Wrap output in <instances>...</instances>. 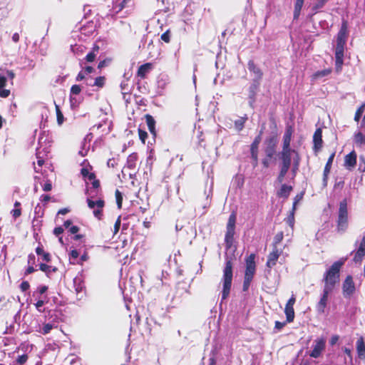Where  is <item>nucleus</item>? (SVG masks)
<instances>
[{
	"mask_svg": "<svg viewBox=\"0 0 365 365\" xmlns=\"http://www.w3.org/2000/svg\"><path fill=\"white\" fill-rule=\"evenodd\" d=\"M153 64L151 63H145L139 66L137 71V76L141 80L146 78L148 73L151 71Z\"/></svg>",
	"mask_w": 365,
	"mask_h": 365,
	"instance_id": "obj_23",
	"label": "nucleus"
},
{
	"mask_svg": "<svg viewBox=\"0 0 365 365\" xmlns=\"http://www.w3.org/2000/svg\"><path fill=\"white\" fill-rule=\"evenodd\" d=\"M70 258H72L73 259H76L79 256V252H78V250H72L71 252H70Z\"/></svg>",
	"mask_w": 365,
	"mask_h": 365,
	"instance_id": "obj_64",
	"label": "nucleus"
},
{
	"mask_svg": "<svg viewBox=\"0 0 365 365\" xmlns=\"http://www.w3.org/2000/svg\"><path fill=\"white\" fill-rule=\"evenodd\" d=\"M356 165V154L355 151H351L344 158V166L347 168H353Z\"/></svg>",
	"mask_w": 365,
	"mask_h": 365,
	"instance_id": "obj_25",
	"label": "nucleus"
},
{
	"mask_svg": "<svg viewBox=\"0 0 365 365\" xmlns=\"http://www.w3.org/2000/svg\"><path fill=\"white\" fill-rule=\"evenodd\" d=\"M356 351L360 359H365V341L362 336H360L356 343Z\"/></svg>",
	"mask_w": 365,
	"mask_h": 365,
	"instance_id": "obj_26",
	"label": "nucleus"
},
{
	"mask_svg": "<svg viewBox=\"0 0 365 365\" xmlns=\"http://www.w3.org/2000/svg\"><path fill=\"white\" fill-rule=\"evenodd\" d=\"M106 77L105 76H98L95 78L93 84H91V86H96L98 88H103L106 84Z\"/></svg>",
	"mask_w": 365,
	"mask_h": 365,
	"instance_id": "obj_38",
	"label": "nucleus"
},
{
	"mask_svg": "<svg viewBox=\"0 0 365 365\" xmlns=\"http://www.w3.org/2000/svg\"><path fill=\"white\" fill-rule=\"evenodd\" d=\"M304 4V0H296L294 10V19H297L300 15L302 8Z\"/></svg>",
	"mask_w": 365,
	"mask_h": 365,
	"instance_id": "obj_32",
	"label": "nucleus"
},
{
	"mask_svg": "<svg viewBox=\"0 0 365 365\" xmlns=\"http://www.w3.org/2000/svg\"><path fill=\"white\" fill-rule=\"evenodd\" d=\"M291 165H287V164H283V163H281L279 164V173H281V175H287V173H288L289 168H290Z\"/></svg>",
	"mask_w": 365,
	"mask_h": 365,
	"instance_id": "obj_48",
	"label": "nucleus"
},
{
	"mask_svg": "<svg viewBox=\"0 0 365 365\" xmlns=\"http://www.w3.org/2000/svg\"><path fill=\"white\" fill-rule=\"evenodd\" d=\"M331 72H332L331 68H326V69H324L322 71H318L312 75V80L315 81V80H317L318 78L327 76L329 75Z\"/></svg>",
	"mask_w": 365,
	"mask_h": 365,
	"instance_id": "obj_31",
	"label": "nucleus"
},
{
	"mask_svg": "<svg viewBox=\"0 0 365 365\" xmlns=\"http://www.w3.org/2000/svg\"><path fill=\"white\" fill-rule=\"evenodd\" d=\"M264 157L262 160V164L264 168H268L270 165L271 161L274 158L277 153V149L274 148H264Z\"/></svg>",
	"mask_w": 365,
	"mask_h": 365,
	"instance_id": "obj_18",
	"label": "nucleus"
},
{
	"mask_svg": "<svg viewBox=\"0 0 365 365\" xmlns=\"http://www.w3.org/2000/svg\"><path fill=\"white\" fill-rule=\"evenodd\" d=\"M296 153H299L294 149L282 150L279 153L280 163L283 164L292 165V154L296 156Z\"/></svg>",
	"mask_w": 365,
	"mask_h": 365,
	"instance_id": "obj_14",
	"label": "nucleus"
},
{
	"mask_svg": "<svg viewBox=\"0 0 365 365\" xmlns=\"http://www.w3.org/2000/svg\"><path fill=\"white\" fill-rule=\"evenodd\" d=\"M295 302L296 297L294 294H292L285 305L284 313L287 317V322L289 323L292 322L294 319V305Z\"/></svg>",
	"mask_w": 365,
	"mask_h": 365,
	"instance_id": "obj_11",
	"label": "nucleus"
},
{
	"mask_svg": "<svg viewBox=\"0 0 365 365\" xmlns=\"http://www.w3.org/2000/svg\"><path fill=\"white\" fill-rule=\"evenodd\" d=\"M130 1L131 0H122L120 2L117 1L113 6V9L116 11V12H119L125 8L128 4Z\"/></svg>",
	"mask_w": 365,
	"mask_h": 365,
	"instance_id": "obj_36",
	"label": "nucleus"
},
{
	"mask_svg": "<svg viewBox=\"0 0 365 365\" xmlns=\"http://www.w3.org/2000/svg\"><path fill=\"white\" fill-rule=\"evenodd\" d=\"M287 323H288L287 321L283 322L276 321L274 323V328L279 331L282 329H283V327L286 325Z\"/></svg>",
	"mask_w": 365,
	"mask_h": 365,
	"instance_id": "obj_56",
	"label": "nucleus"
},
{
	"mask_svg": "<svg viewBox=\"0 0 365 365\" xmlns=\"http://www.w3.org/2000/svg\"><path fill=\"white\" fill-rule=\"evenodd\" d=\"M247 118L246 116L240 117L239 119L236 120L234 123L235 129L237 131H241L244 128L245 123L247 121Z\"/></svg>",
	"mask_w": 365,
	"mask_h": 365,
	"instance_id": "obj_35",
	"label": "nucleus"
},
{
	"mask_svg": "<svg viewBox=\"0 0 365 365\" xmlns=\"http://www.w3.org/2000/svg\"><path fill=\"white\" fill-rule=\"evenodd\" d=\"M160 38L165 43H170V31L168 29L165 32H164L161 35Z\"/></svg>",
	"mask_w": 365,
	"mask_h": 365,
	"instance_id": "obj_49",
	"label": "nucleus"
},
{
	"mask_svg": "<svg viewBox=\"0 0 365 365\" xmlns=\"http://www.w3.org/2000/svg\"><path fill=\"white\" fill-rule=\"evenodd\" d=\"M53 232L56 237H58L63 232V229L62 227H56L54 228Z\"/></svg>",
	"mask_w": 365,
	"mask_h": 365,
	"instance_id": "obj_63",
	"label": "nucleus"
},
{
	"mask_svg": "<svg viewBox=\"0 0 365 365\" xmlns=\"http://www.w3.org/2000/svg\"><path fill=\"white\" fill-rule=\"evenodd\" d=\"M354 142L356 145L361 146V145H365V135L361 132L355 133Z\"/></svg>",
	"mask_w": 365,
	"mask_h": 365,
	"instance_id": "obj_37",
	"label": "nucleus"
},
{
	"mask_svg": "<svg viewBox=\"0 0 365 365\" xmlns=\"http://www.w3.org/2000/svg\"><path fill=\"white\" fill-rule=\"evenodd\" d=\"M7 82V79L5 76L0 74V89L3 88L6 86Z\"/></svg>",
	"mask_w": 365,
	"mask_h": 365,
	"instance_id": "obj_62",
	"label": "nucleus"
},
{
	"mask_svg": "<svg viewBox=\"0 0 365 365\" xmlns=\"http://www.w3.org/2000/svg\"><path fill=\"white\" fill-rule=\"evenodd\" d=\"M233 277V263L232 259H227L223 269L222 301L230 295Z\"/></svg>",
	"mask_w": 365,
	"mask_h": 365,
	"instance_id": "obj_3",
	"label": "nucleus"
},
{
	"mask_svg": "<svg viewBox=\"0 0 365 365\" xmlns=\"http://www.w3.org/2000/svg\"><path fill=\"white\" fill-rule=\"evenodd\" d=\"M313 147L312 150L314 153L317 155L318 153L322 150L323 147V139H322V130L321 128H318L314 133L313 135Z\"/></svg>",
	"mask_w": 365,
	"mask_h": 365,
	"instance_id": "obj_10",
	"label": "nucleus"
},
{
	"mask_svg": "<svg viewBox=\"0 0 365 365\" xmlns=\"http://www.w3.org/2000/svg\"><path fill=\"white\" fill-rule=\"evenodd\" d=\"M96 197H98L97 192L95 195L92 194L91 197H88L86 202L88 207L93 210L94 217L98 220H101L103 217V208L105 207L106 202L102 197H99L98 200H94V199Z\"/></svg>",
	"mask_w": 365,
	"mask_h": 365,
	"instance_id": "obj_7",
	"label": "nucleus"
},
{
	"mask_svg": "<svg viewBox=\"0 0 365 365\" xmlns=\"http://www.w3.org/2000/svg\"><path fill=\"white\" fill-rule=\"evenodd\" d=\"M138 155L136 153L130 154L127 158L126 167L130 170H135L137 165Z\"/></svg>",
	"mask_w": 365,
	"mask_h": 365,
	"instance_id": "obj_27",
	"label": "nucleus"
},
{
	"mask_svg": "<svg viewBox=\"0 0 365 365\" xmlns=\"http://www.w3.org/2000/svg\"><path fill=\"white\" fill-rule=\"evenodd\" d=\"M301 162V157L299 153H296V156H294L292 171L296 173L299 170Z\"/></svg>",
	"mask_w": 365,
	"mask_h": 365,
	"instance_id": "obj_34",
	"label": "nucleus"
},
{
	"mask_svg": "<svg viewBox=\"0 0 365 365\" xmlns=\"http://www.w3.org/2000/svg\"><path fill=\"white\" fill-rule=\"evenodd\" d=\"M144 118L145 119V122L150 133L153 135V138H155L157 135V131L155 129V120L150 114H145Z\"/></svg>",
	"mask_w": 365,
	"mask_h": 365,
	"instance_id": "obj_24",
	"label": "nucleus"
},
{
	"mask_svg": "<svg viewBox=\"0 0 365 365\" xmlns=\"http://www.w3.org/2000/svg\"><path fill=\"white\" fill-rule=\"evenodd\" d=\"M364 108H365V104H362L359 108H358V109L356 110L355 115H354V119L355 121L358 122L360 120V118L364 111Z\"/></svg>",
	"mask_w": 365,
	"mask_h": 365,
	"instance_id": "obj_45",
	"label": "nucleus"
},
{
	"mask_svg": "<svg viewBox=\"0 0 365 365\" xmlns=\"http://www.w3.org/2000/svg\"><path fill=\"white\" fill-rule=\"evenodd\" d=\"M48 290V287L46 285L40 286L37 288V292L39 293L40 295H43L44 293H46Z\"/></svg>",
	"mask_w": 365,
	"mask_h": 365,
	"instance_id": "obj_60",
	"label": "nucleus"
},
{
	"mask_svg": "<svg viewBox=\"0 0 365 365\" xmlns=\"http://www.w3.org/2000/svg\"><path fill=\"white\" fill-rule=\"evenodd\" d=\"M19 287L22 292H26L28 289H29L30 284L27 281H23Z\"/></svg>",
	"mask_w": 365,
	"mask_h": 365,
	"instance_id": "obj_55",
	"label": "nucleus"
},
{
	"mask_svg": "<svg viewBox=\"0 0 365 365\" xmlns=\"http://www.w3.org/2000/svg\"><path fill=\"white\" fill-rule=\"evenodd\" d=\"M334 156H335V152H333L330 155V156L329 157V158L327 160V163L325 165V167H324V173H323L324 181V182H327V180L328 178V175H329V174L330 173L331 165H332Z\"/></svg>",
	"mask_w": 365,
	"mask_h": 365,
	"instance_id": "obj_28",
	"label": "nucleus"
},
{
	"mask_svg": "<svg viewBox=\"0 0 365 365\" xmlns=\"http://www.w3.org/2000/svg\"><path fill=\"white\" fill-rule=\"evenodd\" d=\"M325 349V340L322 338L318 339L315 341L313 349L309 354V356L313 358H318L322 351Z\"/></svg>",
	"mask_w": 365,
	"mask_h": 365,
	"instance_id": "obj_17",
	"label": "nucleus"
},
{
	"mask_svg": "<svg viewBox=\"0 0 365 365\" xmlns=\"http://www.w3.org/2000/svg\"><path fill=\"white\" fill-rule=\"evenodd\" d=\"M349 227V212L346 199H344L339 203L338 217L336 220V232L344 233Z\"/></svg>",
	"mask_w": 365,
	"mask_h": 365,
	"instance_id": "obj_5",
	"label": "nucleus"
},
{
	"mask_svg": "<svg viewBox=\"0 0 365 365\" xmlns=\"http://www.w3.org/2000/svg\"><path fill=\"white\" fill-rule=\"evenodd\" d=\"M263 128L264 126H262V128L260 130L259 133L257 135L252 144L250 145V154L251 155H258V148L259 143L262 140V135L263 133Z\"/></svg>",
	"mask_w": 365,
	"mask_h": 365,
	"instance_id": "obj_21",
	"label": "nucleus"
},
{
	"mask_svg": "<svg viewBox=\"0 0 365 365\" xmlns=\"http://www.w3.org/2000/svg\"><path fill=\"white\" fill-rule=\"evenodd\" d=\"M92 187L91 189L86 190V194L88 197H91V195H95L96 192L98 193V197H101L102 196V190L101 188V182L99 180L96 179L92 181Z\"/></svg>",
	"mask_w": 365,
	"mask_h": 365,
	"instance_id": "obj_22",
	"label": "nucleus"
},
{
	"mask_svg": "<svg viewBox=\"0 0 365 365\" xmlns=\"http://www.w3.org/2000/svg\"><path fill=\"white\" fill-rule=\"evenodd\" d=\"M138 132L140 140L143 144H145V140L148 138V133L141 128H138Z\"/></svg>",
	"mask_w": 365,
	"mask_h": 365,
	"instance_id": "obj_47",
	"label": "nucleus"
},
{
	"mask_svg": "<svg viewBox=\"0 0 365 365\" xmlns=\"http://www.w3.org/2000/svg\"><path fill=\"white\" fill-rule=\"evenodd\" d=\"M281 254H282L281 250L278 249V247H272V250L269 254V255L267 257V261L266 262V266L271 269L274 265H276L277 259Z\"/></svg>",
	"mask_w": 365,
	"mask_h": 365,
	"instance_id": "obj_15",
	"label": "nucleus"
},
{
	"mask_svg": "<svg viewBox=\"0 0 365 365\" xmlns=\"http://www.w3.org/2000/svg\"><path fill=\"white\" fill-rule=\"evenodd\" d=\"M333 290L327 288L323 289V294L320 298V300L316 305V309L318 313L323 314L325 312V308L327 305L328 297L330 292Z\"/></svg>",
	"mask_w": 365,
	"mask_h": 365,
	"instance_id": "obj_12",
	"label": "nucleus"
},
{
	"mask_svg": "<svg viewBox=\"0 0 365 365\" xmlns=\"http://www.w3.org/2000/svg\"><path fill=\"white\" fill-rule=\"evenodd\" d=\"M284 238V233L282 231L277 232L274 237L272 242V247H277V245L279 244Z\"/></svg>",
	"mask_w": 365,
	"mask_h": 365,
	"instance_id": "obj_41",
	"label": "nucleus"
},
{
	"mask_svg": "<svg viewBox=\"0 0 365 365\" xmlns=\"http://www.w3.org/2000/svg\"><path fill=\"white\" fill-rule=\"evenodd\" d=\"M10 95V90L9 89H0V97L7 98Z\"/></svg>",
	"mask_w": 365,
	"mask_h": 365,
	"instance_id": "obj_59",
	"label": "nucleus"
},
{
	"mask_svg": "<svg viewBox=\"0 0 365 365\" xmlns=\"http://www.w3.org/2000/svg\"><path fill=\"white\" fill-rule=\"evenodd\" d=\"M46 303V302L43 300V299H39L36 303H35V307L38 310V311H41L40 308L42 307L44 304Z\"/></svg>",
	"mask_w": 365,
	"mask_h": 365,
	"instance_id": "obj_61",
	"label": "nucleus"
},
{
	"mask_svg": "<svg viewBox=\"0 0 365 365\" xmlns=\"http://www.w3.org/2000/svg\"><path fill=\"white\" fill-rule=\"evenodd\" d=\"M120 225H121V217L118 216V217L117 218V220L114 224V230H113L114 235H115L118 232L120 227Z\"/></svg>",
	"mask_w": 365,
	"mask_h": 365,
	"instance_id": "obj_52",
	"label": "nucleus"
},
{
	"mask_svg": "<svg viewBox=\"0 0 365 365\" xmlns=\"http://www.w3.org/2000/svg\"><path fill=\"white\" fill-rule=\"evenodd\" d=\"M269 120L271 122L270 128L272 131L270 135L264 140V148L277 149L278 144L277 125L274 118H270Z\"/></svg>",
	"mask_w": 365,
	"mask_h": 365,
	"instance_id": "obj_8",
	"label": "nucleus"
},
{
	"mask_svg": "<svg viewBox=\"0 0 365 365\" xmlns=\"http://www.w3.org/2000/svg\"><path fill=\"white\" fill-rule=\"evenodd\" d=\"M261 81H260V79H252V83L248 88L249 98L252 102H255L256 100V96L259 90Z\"/></svg>",
	"mask_w": 365,
	"mask_h": 365,
	"instance_id": "obj_16",
	"label": "nucleus"
},
{
	"mask_svg": "<svg viewBox=\"0 0 365 365\" xmlns=\"http://www.w3.org/2000/svg\"><path fill=\"white\" fill-rule=\"evenodd\" d=\"M73 282L76 292L77 293L81 292L83 289L82 280L80 278H75Z\"/></svg>",
	"mask_w": 365,
	"mask_h": 365,
	"instance_id": "obj_42",
	"label": "nucleus"
},
{
	"mask_svg": "<svg viewBox=\"0 0 365 365\" xmlns=\"http://www.w3.org/2000/svg\"><path fill=\"white\" fill-rule=\"evenodd\" d=\"M54 326L50 323L44 324L41 328V333L43 334H48L53 329Z\"/></svg>",
	"mask_w": 365,
	"mask_h": 365,
	"instance_id": "obj_46",
	"label": "nucleus"
},
{
	"mask_svg": "<svg viewBox=\"0 0 365 365\" xmlns=\"http://www.w3.org/2000/svg\"><path fill=\"white\" fill-rule=\"evenodd\" d=\"M255 257V254L252 253L245 258V271L242 284L243 292H247L249 290L250 284L256 273Z\"/></svg>",
	"mask_w": 365,
	"mask_h": 365,
	"instance_id": "obj_4",
	"label": "nucleus"
},
{
	"mask_svg": "<svg viewBox=\"0 0 365 365\" xmlns=\"http://www.w3.org/2000/svg\"><path fill=\"white\" fill-rule=\"evenodd\" d=\"M115 196L117 206H118V209H121L122 204H123V195L119 191V190L117 189L115 190Z\"/></svg>",
	"mask_w": 365,
	"mask_h": 365,
	"instance_id": "obj_43",
	"label": "nucleus"
},
{
	"mask_svg": "<svg viewBox=\"0 0 365 365\" xmlns=\"http://www.w3.org/2000/svg\"><path fill=\"white\" fill-rule=\"evenodd\" d=\"M96 53H94V52H89L86 56V61L87 62H89V63H91V62H93L96 59Z\"/></svg>",
	"mask_w": 365,
	"mask_h": 365,
	"instance_id": "obj_54",
	"label": "nucleus"
},
{
	"mask_svg": "<svg viewBox=\"0 0 365 365\" xmlns=\"http://www.w3.org/2000/svg\"><path fill=\"white\" fill-rule=\"evenodd\" d=\"M356 292L355 283L351 275H347L342 283V294L344 298H350Z\"/></svg>",
	"mask_w": 365,
	"mask_h": 365,
	"instance_id": "obj_9",
	"label": "nucleus"
},
{
	"mask_svg": "<svg viewBox=\"0 0 365 365\" xmlns=\"http://www.w3.org/2000/svg\"><path fill=\"white\" fill-rule=\"evenodd\" d=\"M292 190V187L291 185H287L286 184H283V185H282L279 190L277 192V195L279 197L287 198Z\"/></svg>",
	"mask_w": 365,
	"mask_h": 365,
	"instance_id": "obj_29",
	"label": "nucleus"
},
{
	"mask_svg": "<svg viewBox=\"0 0 365 365\" xmlns=\"http://www.w3.org/2000/svg\"><path fill=\"white\" fill-rule=\"evenodd\" d=\"M247 68L250 72L255 75L253 79H260L262 81L263 77L262 71L255 64L253 60H250L247 62Z\"/></svg>",
	"mask_w": 365,
	"mask_h": 365,
	"instance_id": "obj_20",
	"label": "nucleus"
},
{
	"mask_svg": "<svg viewBox=\"0 0 365 365\" xmlns=\"http://www.w3.org/2000/svg\"><path fill=\"white\" fill-rule=\"evenodd\" d=\"M52 189V184L50 180H48L43 185V190L45 192L51 191Z\"/></svg>",
	"mask_w": 365,
	"mask_h": 365,
	"instance_id": "obj_58",
	"label": "nucleus"
},
{
	"mask_svg": "<svg viewBox=\"0 0 365 365\" xmlns=\"http://www.w3.org/2000/svg\"><path fill=\"white\" fill-rule=\"evenodd\" d=\"M12 216L16 219L21 216V208H15L11 211Z\"/></svg>",
	"mask_w": 365,
	"mask_h": 365,
	"instance_id": "obj_57",
	"label": "nucleus"
},
{
	"mask_svg": "<svg viewBox=\"0 0 365 365\" xmlns=\"http://www.w3.org/2000/svg\"><path fill=\"white\" fill-rule=\"evenodd\" d=\"M36 253L37 255L41 256L43 261L50 262L51 261V255L48 252H44L42 246H38L36 248Z\"/></svg>",
	"mask_w": 365,
	"mask_h": 365,
	"instance_id": "obj_30",
	"label": "nucleus"
},
{
	"mask_svg": "<svg viewBox=\"0 0 365 365\" xmlns=\"http://www.w3.org/2000/svg\"><path fill=\"white\" fill-rule=\"evenodd\" d=\"M81 91V88L79 85H73L71 88V94L78 95Z\"/></svg>",
	"mask_w": 365,
	"mask_h": 365,
	"instance_id": "obj_50",
	"label": "nucleus"
},
{
	"mask_svg": "<svg viewBox=\"0 0 365 365\" xmlns=\"http://www.w3.org/2000/svg\"><path fill=\"white\" fill-rule=\"evenodd\" d=\"M328 1L329 0H318L312 8L314 13L317 14L319 9L324 6Z\"/></svg>",
	"mask_w": 365,
	"mask_h": 365,
	"instance_id": "obj_39",
	"label": "nucleus"
},
{
	"mask_svg": "<svg viewBox=\"0 0 365 365\" xmlns=\"http://www.w3.org/2000/svg\"><path fill=\"white\" fill-rule=\"evenodd\" d=\"M365 257V236H364L360 242L358 250L356 251L353 261L355 263H361Z\"/></svg>",
	"mask_w": 365,
	"mask_h": 365,
	"instance_id": "obj_19",
	"label": "nucleus"
},
{
	"mask_svg": "<svg viewBox=\"0 0 365 365\" xmlns=\"http://www.w3.org/2000/svg\"><path fill=\"white\" fill-rule=\"evenodd\" d=\"M303 195H304V193H303V192H302V193H300V194H297V195L295 196V197H294V202H293V205H292V209H293L294 210H296V209H297V203H298V202H299L302 199V197H303Z\"/></svg>",
	"mask_w": 365,
	"mask_h": 365,
	"instance_id": "obj_51",
	"label": "nucleus"
},
{
	"mask_svg": "<svg viewBox=\"0 0 365 365\" xmlns=\"http://www.w3.org/2000/svg\"><path fill=\"white\" fill-rule=\"evenodd\" d=\"M349 36L348 22L343 20L341 28L336 35V44L335 47V70L340 73L344 64V50Z\"/></svg>",
	"mask_w": 365,
	"mask_h": 365,
	"instance_id": "obj_1",
	"label": "nucleus"
},
{
	"mask_svg": "<svg viewBox=\"0 0 365 365\" xmlns=\"http://www.w3.org/2000/svg\"><path fill=\"white\" fill-rule=\"evenodd\" d=\"M28 358L27 354H22L17 358L16 362L20 365H23L26 363Z\"/></svg>",
	"mask_w": 365,
	"mask_h": 365,
	"instance_id": "obj_53",
	"label": "nucleus"
},
{
	"mask_svg": "<svg viewBox=\"0 0 365 365\" xmlns=\"http://www.w3.org/2000/svg\"><path fill=\"white\" fill-rule=\"evenodd\" d=\"M346 258H340L339 260L334 262L328 269H327L323 274L324 287L334 290L335 286L339 282L340 280V271Z\"/></svg>",
	"mask_w": 365,
	"mask_h": 365,
	"instance_id": "obj_2",
	"label": "nucleus"
},
{
	"mask_svg": "<svg viewBox=\"0 0 365 365\" xmlns=\"http://www.w3.org/2000/svg\"><path fill=\"white\" fill-rule=\"evenodd\" d=\"M39 269L47 275H49L51 272H56L58 270L56 267H52L51 266L44 263H41L39 264Z\"/></svg>",
	"mask_w": 365,
	"mask_h": 365,
	"instance_id": "obj_33",
	"label": "nucleus"
},
{
	"mask_svg": "<svg viewBox=\"0 0 365 365\" xmlns=\"http://www.w3.org/2000/svg\"><path fill=\"white\" fill-rule=\"evenodd\" d=\"M294 129L292 126L288 125L286 127L284 133L282 137V150L291 149L290 145Z\"/></svg>",
	"mask_w": 365,
	"mask_h": 365,
	"instance_id": "obj_13",
	"label": "nucleus"
},
{
	"mask_svg": "<svg viewBox=\"0 0 365 365\" xmlns=\"http://www.w3.org/2000/svg\"><path fill=\"white\" fill-rule=\"evenodd\" d=\"M57 123L59 125H62L64 121V117L63 113L61 112L59 106L56 105L55 106Z\"/></svg>",
	"mask_w": 365,
	"mask_h": 365,
	"instance_id": "obj_40",
	"label": "nucleus"
},
{
	"mask_svg": "<svg viewBox=\"0 0 365 365\" xmlns=\"http://www.w3.org/2000/svg\"><path fill=\"white\" fill-rule=\"evenodd\" d=\"M237 215L232 212L228 218L226 225V232L225 235V244L227 250H230L234 243V236L235 235Z\"/></svg>",
	"mask_w": 365,
	"mask_h": 365,
	"instance_id": "obj_6",
	"label": "nucleus"
},
{
	"mask_svg": "<svg viewBox=\"0 0 365 365\" xmlns=\"http://www.w3.org/2000/svg\"><path fill=\"white\" fill-rule=\"evenodd\" d=\"M294 212H295V210H294L292 208V210L290 211V214L289 215V216L287 217L286 219V222L287 223L292 227L293 228L294 227Z\"/></svg>",
	"mask_w": 365,
	"mask_h": 365,
	"instance_id": "obj_44",
	"label": "nucleus"
}]
</instances>
